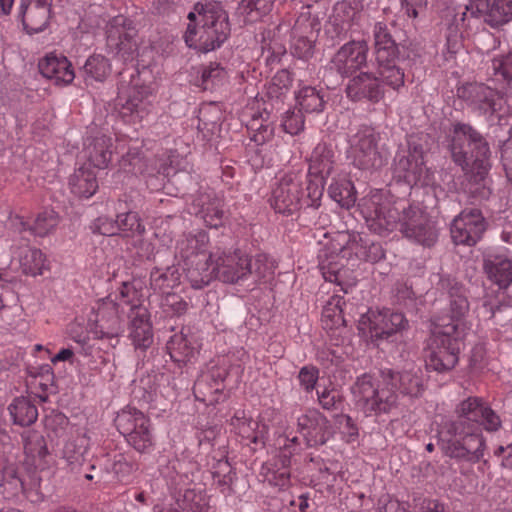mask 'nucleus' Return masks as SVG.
Wrapping results in <instances>:
<instances>
[{
  "instance_id": "obj_4",
  "label": "nucleus",
  "mask_w": 512,
  "mask_h": 512,
  "mask_svg": "<svg viewBox=\"0 0 512 512\" xmlns=\"http://www.w3.org/2000/svg\"><path fill=\"white\" fill-rule=\"evenodd\" d=\"M423 391V381L417 371L395 372L381 369L379 377L370 374L359 376L352 387L356 405L366 416L389 414L398 406V392L418 397Z\"/></svg>"
},
{
  "instance_id": "obj_46",
  "label": "nucleus",
  "mask_w": 512,
  "mask_h": 512,
  "mask_svg": "<svg viewBox=\"0 0 512 512\" xmlns=\"http://www.w3.org/2000/svg\"><path fill=\"white\" fill-rule=\"evenodd\" d=\"M319 266L323 275V278L326 281L336 283L341 287V290L345 293L348 292V287L353 286L355 283L345 282L344 278L348 272V270L344 269L343 266L339 265L337 262L330 260L326 253L319 254Z\"/></svg>"
},
{
  "instance_id": "obj_58",
  "label": "nucleus",
  "mask_w": 512,
  "mask_h": 512,
  "mask_svg": "<svg viewBox=\"0 0 512 512\" xmlns=\"http://www.w3.org/2000/svg\"><path fill=\"white\" fill-rule=\"evenodd\" d=\"M292 84V78L287 70L278 71L271 80L268 87V94L271 97L279 98L288 91Z\"/></svg>"
},
{
  "instance_id": "obj_38",
  "label": "nucleus",
  "mask_w": 512,
  "mask_h": 512,
  "mask_svg": "<svg viewBox=\"0 0 512 512\" xmlns=\"http://www.w3.org/2000/svg\"><path fill=\"white\" fill-rule=\"evenodd\" d=\"M195 205L200 207L196 213L200 214L205 224L211 228H218L223 224V201L215 195H202L195 200Z\"/></svg>"
},
{
  "instance_id": "obj_40",
  "label": "nucleus",
  "mask_w": 512,
  "mask_h": 512,
  "mask_svg": "<svg viewBox=\"0 0 512 512\" xmlns=\"http://www.w3.org/2000/svg\"><path fill=\"white\" fill-rule=\"evenodd\" d=\"M450 317L449 319H442V322L438 325H461L463 329V336H466V332L469 329L465 320L469 312V302L467 297L463 294L461 288L453 287L450 291Z\"/></svg>"
},
{
  "instance_id": "obj_8",
  "label": "nucleus",
  "mask_w": 512,
  "mask_h": 512,
  "mask_svg": "<svg viewBox=\"0 0 512 512\" xmlns=\"http://www.w3.org/2000/svg\"><path fill=\"white\" fill-rule=\"evenodd\" d=\"M451 152L459 165L473 163L479 169H486L490 157V149L482 135L465 123H456L453 127Z\"/></svg>"
},
{
  "instance_id": "obj_48",
  "label": "nucleus",
  "mask_w": 512,
  "mask_h": 512,
  "mask_svg": "<svg viewBox=\"0 0 512 512\" xmlns=\"http://www.w3.org/2000/svg\"><path fill=\"white\" fill-rule=\"evenodd\" d=\"M118 233L127 240L144 235L146 229L137 212L129 211L117 215Z\"/></svg>"
},
{
  "instance_id": "obj_11",
  "label": "nucleus",
  "mask_w": 512,
  "mask_h": 512,
  "mask_svg": "<svg viewBox=\"0 0 512 512\" xmlns=\"http://www.w3.org/2000/svg\"><path fill=\"white\" fill-rule=\"evenodd\" d=\"M115 425L126 441L138 452H147L154 445L150 419L130 405L117 413Z\"/></svg>"
},
{
  "instance_id": "obj_5",
  "label": "nucleus",
  "mask_w": 512,
  "mask_h": 512,
  "mask_svg": "<svg viewBox=\"0 0 512 512\" xmlns=\"http://www.w3.org/2000/svg\"><path fill=\"white\" fill-rule=\"evenodd\" d=\"M183 39L189 48L210 52L219 48L230 34L228 14L220 2H197L187 15Z\"/></svg>"
},
{
  "instance_id": "obj_26",
  "label": "nucleus",
  "mask_w": 512,
  "mask_h": 512,
  "mask_svg": "<svg viewBox=\"0 0 512 512\" xmlns=\"http://www.w3.org/2000/svg\"><path fill=\"white\" fill-rule=\"evenodd\" d=\"M484 272L491 283L504 291L512 284V260L503 253H488L484 257Z\"/></svg>"
},
{
  "instance_id": "obj_57",
  "label": "nucleus",
  "mask_w": 512,
  "mask_h": 512,
  "mask_svg": "<svg viewBox=\"0 0 512 512\" xmlns=\"http://www.w3.org/2000/svg\"><path fill=\"white\" fill-rule=\"evenodd\" d=\"M355 254L359 259L372 263L380 261L385 256L381 244L375 242L357 244Z\"/></svg>"
},
{
  "instance_id": "obj_30",
  "label": "nucleus",
  "mask_w": 512,
  "mask_h": 512,
  "mask_svg": "<svg viewBox=\"0 0 512 512\" xmlns=\"http://www.w3.org/2000/svg\"><path fill=\"white\" fill-rule=\"evenodd\" d=\"M143 289L144 282L141 279H132L130 281H124L114 292V298H112L118 306L121 308V312H125V307L128 308V315L137 314L139 308H146L143 306Z\"/></svg>"
},
{
  "instance_id": "obj_10",
  "label": "nucleus",
  "mask_w": 512,
  "mask_h": 512,
  "mask_svg": "<svg viewBox=\"0 0 512 512\" xmlns=\"http://www.w3.org/2000/svg\"><path fill=\"white\" fill-rule=\"evenodd\" d=\"M106 48L123 63L134 62L138 55L137 30L124 15L113 17L106 27Z\"/></svg>"
},
{
  "instance_id": "obj_50",
  "label": "nucleus",
  "mask_w": 512,
  "mask_h": 512,
  "mask_svg": "<svg viewBox=\"0 0 512 512\" xmlns=\"http://www.w3.org/2000/svg\"><path fill=\"white\" fill-rule=\"evenodd\" d=\"M59 222V214L53 209L45 208L36 215L31 233L38 237H45L55 231Z\"/></svg>"
},
{
  "instance_id": "obj_42",
  "label": "nucleus",
  "mask_w": 512,
  "mask_h": 512,
  "mask_svg": "<svg viewBox=\"0 0 512 512\" xmlns=\"http://www.w3.org/2000/svg\"><path fill=\"white\" fill-rule=\"evenodd\" d=\"M296 102L301 111L306 113H321L326 104L325 92L312 86H303L296 95Z\"/></svg>"
},
{
  "instance_id": "obj_60",
  "label": "nucleus",
  "mask_w": 512,
  "mask_h": 512,
  "mask_svg": "<svg viewBox=\"0 0 512 512\" xmlns=\"http://www.w3.org/2000/svg\"><path fill=\"white\" fill-rule=\"evenodd\" d=\"M301 388L306 392H312L319 380V369L313 365L303 366L298 373Z\"/></svg>"
},
{
  "instance_id": "obj_9",
  "label": "nucleus",
  "mask_w": 512,
  "mask_h": 512,
  "mask_svg": "<svg viewBox=\"0 0 512 512\" xmlns=\"http://www.w3.org/2000/svg\"><path fill=\"white\" fill-rule=\"evenodd\" d=\"M380 136L370 125H360L351 130L348 136V158L359 169H374L383 165V157L378 150Z\"/></svg>"
},
{
  "instance_id": "obj_33",
  "label": "nucleus",
  "mask_w": 512,
  "mask_h": 512,
  "mask_svg": "<svg viewBox=\"0 0 512 512\" xmlns=\"http://www.w3.org/2000/svg\"><path fill=\"white\" fill-rule=\"evenodd\" d=\"M275 446L280 450V461L282 468L278 471L273 479H269L274 485L285 487L289 483L290 473L287 470L290 465L291 455L300 447L299 439L297 436H288L285 434L279 435L275 440Z\"/></svg>"
},
{
  "instance_id": "obj_22",
  "label": "nucleus",
  "mask_w": 512,
  "mask_h": 512,
  "mask_svg": "<svg viewBox=\"0 0 512 512\" xmlns=\"http://www.w3.org/2000/svg\"><path fill=\"white\" fill-rule=\"evenodd\" d=\"M395 173L409 185L418 184L426 173L422 147L409 146L408 151L398 153L395 158Z\"/></svg>"
},
{
  "instance_id": "obj_31",
  "label": "nucleus",
  "mask_w": 512,
  "mask_h": 512,
  "mask_svg": "<svg viewBox=\"0 0 512 512\" xmlns=\"http://www.w3.org/2000/svg\"><path fill=\"white\" fill-rule=\"evenodd\" d=\"M90 439L84 433H77L64 445L62 457L71 472L79 473L87 461Z\"/></svg>"
},
{
  "instance_id": "obj_54",
  "label": "nucleus",
  "mask_w": 512,
  "mask_h": 512,
  "mask_svg": "<svg viewBox=\"0 0 512 512\" xmlns=\"http://www.w3.org/2000/svg\"><path fill=\"white\" fill-rule=\"evenodd\" d=\"M227 77L226 70L216 62H211L202 69L201 79L204 89L220 85Z\"/></svg>"
},
{
  "instance_id": "obj_7",
  "label": "nucleus",
  "mask_w": 512,
  "mask_h": 512,
  "mask_svg": "<svg viewBox=\"0 0 512 512\" xmlns=\"http://www.w3.org/2000/svg\"><path fill=\"white\" fill-rule=\"evenodd\" d=\"M457 97L478 115L501 119L512 114L510 98L484 83L463 84L457 88Z\"/></svg>"
},
{
  "instance_id": "obj_25",
  "label": "nucleus",
  "mask_w": 512,
  "mask_h": 512,
  "mask_svg": "<svg viewBox=\"0 0 512 512\" xmlns=\"http://www.w3.org/2000/svg\"><path fill=\"white\" fill-rule=\"evenodd\" d=\"M39 71L43 77L52 81L57 86H67L75 78V72L71 62L63 55L55 53L47 54L39 62Z\"/></svg>"
},
{
  "instance_id": "obj_1",
  "label": "nucleus",
  "mask_w": 512,
  "mask_h": 512,
  "mask_svg": "<svg viewBox=\"0 0 512 512\" xmlns=\"http://www.w3.org/2000/svg\"><path fill=\"white\" fill-rule=\"evenodd\" d=\"M373 37L376 71H360L349 78L345 94L352 102L377 104L385 97V86L399 91L405 84L404 70L398 64L400 50L387 25L375 23Z\"/></svg>"
},
{
  "instance_id": "obj_29",
  "label": "nucleus",
  "mask_w": 512,
  "mask_h": 512,
  "mask_svg": "<svg viewBox=\"0 0 512 512\" xmlns=\"http://www.w3.org/2000/svg\"><path fill=\"white\" fill-rule=\"evenodd\" d=\"M112 147V138L99 133L86 138L83 153L93 167L104 169L111 161Z\"/></svg>"
},
{
  "instance_id": "obj_45",
  "label": "nucleus",
  "mask_w": 512,
  "mask_h": 512,
  "mask_svg": "<svg viewBox=\"0 0 512 512\" xmlns=\"http://www.w3.org/2000/svg\"><path fill=\"white\" fill-rule=\"evenodd\" d=\"M277 0H241L238 13L244 17L245 23H253L268 15Z\"/></svg>"
},
{
  "instance_id": "obj_23",
  "label": "nucleus",
  "mask_w": 512,
  "mask_h": 512,
  "mask_svg": "<svg viewBox=\"0 0 512 512\" xmlns=\"http://www.w3.org/2000/svg\"><path fill=\"white\" fill-rule=\"evenodd\" d=\"M40 485V479H32L30 484L20 476L14 461L0 458V496L9 499L20 493H29Z\"/></svg>"
},
{
  "instance_id": "obj_51",
  "label": "nucleus",
  "mask_w": 512,
  "mask_h": 512,
  "mask_svg": "<svg viewBox=\"0 0 512 512\" xmlns=\"http://www.w3.org/2000/svg\"><path fill=\"white\" fill-rule=\"evenodd\" d=\"M213 483L224 494L231 492V485L235 476L233 469L227 459H219L211 469Z\"/></svg>"
},
{
  "instance_id": "obj_47",
  "label": "nucleus",
  "mask_w": 512,
  "mask_h": 512,
  "mask_svg": "<svg viewBox=\"0 0 512 512\" xmlns=\"http://www.w3.org/2000/svg\"><path fill=\"white\" fill-rule=\"evenodd\" d=\"M83 69L87 84L92 81L103 82L111 72V64L105 56L94 54L86 60Z\"/></svg>"
},
{
  "instance_id": "obj_32",
  "label": "nucleus",
  "mask_w": 512,
  "mask_h": 512,
  "mask_svg": "<svg viewBox=\"0 0 512 512\" xmlns=\"http://www.w3.org/2000/svg\"><path fill=\"white\" fill-rule=\"evenodd\" d=\"M12 257L19 263L22 272L26 275H40L46 267V259L42 251L28 244L14 247Z\"/></svg>"
},
{
  "instance_id": "obj_64",
  "label": "nucleus",
  "mask_w": 512,
  "mask_h": 512,
  "mask_svg": "<svg viewBox=\"0 0 512 512\" xmlns=\"http://www.w3.org/2000/svg\"><path fill=\"white\" fill-rule=\"evenodd\" d=\"M67 333L74 342L82 346L86 345L92 337L88 323L84 326L78 321H75L68 326Z\"/></svg>"
},
{
  "instance_id": "obj_15",
  "label": "nucleus",
  "mask_w": 512,
  "mask_h": 512,
  "mask_svg": "<svg viewBox=\"0 0 512 512\" xmlns=\"http://www.w3.org/2000/svg\"><path fill=\"white\" fill-rule=\"evenodd\" d=\"M335 154L331 145L318 143L309 158V175L306 190L309 205L318 207L324 191V181L331 174Z\"/></svg>"
},
{
  "instance_id": "obj_63",
  "label": "nucleus",
  "mask_w": 512,
  "mask_h": 512,
  "mask_svg": "<svg viewBox=\"0 0 512 512\" xmlns=\"http://www.w3.org/2000/svg\"><path fill=\"white\" fill-rule=\"evenodd\" d=\"M272 274V266L268 262V257L265 254H257L252 258V274L255 283L265 279L268 275Z\"/></svg>"
},
{
  "instance_id": "obj_59",
  "label": "nucleus",
  "mask_w": 512,
  "mask_h": 512,
  "mask_svg": "<svg viewBox=\"0 0 512 512\" xmlns=\"http://www.w3.org/2000/svg\"><path fill=\"white\" fill-rule=\"evenodd\" d=\"M301 110H289L282 118V127L285 132L297 135L304 129V117Z\"/></svg>"
},
{
  "instance_id": "obj_52",
  "label": "nucleus",
  "mask_w": 512,
  "mask_h": 512,
  "mask_svg": "<svg viewBox=\"0 0 512 512\" xmlns=\"http://www.w3.org/2000/svg\"><path fill=\"white\" fill-rule=\"evenodd\" d=\"M24 451L28 456L43 459L48 455V448L43 435L36 430H26L21 434Z\"/></svg>"
},
{
  "instance_id": "obj_14",
  "label": "nucleus",
  "mask_w": 512,
  "mask_h": 512,
  "mask_svg": "<svg viewBox=\"0 0 512 512\" xmlns=\"http://www.w3.org/2000/svg\"><path fill=\"white\" fill-rule=\"evenodd\" d=\"M216 278L223 283L239 284L252 274V258L238 248L210 253Z\"/></svg>"
},
{
  "instance_id": "obj_37",
  "label": "nucleus",
  "mask_w": 512,
  "mask_h": 512,
  "mask_svg": "<svg viewBox=\"0 0 512 512\" xmlns=\"http://www.w3.org/2000/svg\"><path fill=\"white\" fill-rule=\"evenodd\" d=\"M69 188L79 198H90L98 190L96 173L85 165L77 168L69 177Z\"/></svg>"
},
{
  "instance_id": "obj_55",
  "label": "nucleus",
  "mask_w": 512,
  "mask_h": 512,
  "mask_svg": "<svg viewBox=\"0 0 512 512\" xmlns=\"http://www.w3.org/2000/svg\"><path fill=\"white\" fill-rule=\"evenodd\" d=\"M127 249L135 254L139 260H149L154 256V245L143 238V235L135 236L127 240Z\"/></svg>"
},
{
  "instance_id": "obj_56",
  "label": "nucleus",
  "mask_w": 512,
  "mask_h": 512,
  "mask_svg": "<svg viewBox=\"0 0 512 512\" xmlns=\"http://www.w3.org/2000/svg\"><path fill=\"white\" fill-rule=\"evenodd\" d=\"M314 52V40L303 35L294 34L291 43V53L302 60H308Z\"/></svg>"
},
{
  "instance_id": "obj_62",
  "label": "nucleus",
  "mask_w": 512,
  "mask_h": 512,
  "mask_svg": "<svg viewBox=\"0 0 512 512\" xmlns=\"http://www.w3.org/2000/svg\"><path fill=\"white\" fill-rule=\"evenodd\" d=\"M492 69L496 77H502L505 81L512 80V53L494 58Z\"/></svg>"
},
{
  "instance_id": "obj_49",
  "label": "nucleus",
  "mask_w": 512,
  "mask_h": 512,
  "mask_svg": "<svg viewBox=\"0 0 512 512\" xmlns=\"http://www.w3.org/2000/svg\"><path fill=\"white\" fill-rule=\"evenodd\" d=\"M330 197L337 202L340 206L349 208L354 205L356 201V194L354 185L351 181L333 180L328 188Z\"/></svg>"
},
{
  "instance_id": "obj_28",
  "label": "nucleus",
  "mask_w": 512,
  "mask_h": 512,
  "mask_svg": "<svg viewBox=\"0 0 512 512\" xmlns=\"http://www.w3.org/2000/svg\"><path fill=\"white\" fill-rule=\"evenodd\" d=\"M208 244L209 236L205 231L188 234L177 242L176 253L184 263L210 260V253L207 254Z\"/></svg>"
},
{
  "instance_id": "obj_39",
  "label": "nucleus",
  "mask_w": 512,
  "mask_h": 512,
  "mask_svg": "<svg viewBox=\"0 0 512 512\" xmlns=\"http://www.w3.org/2000/svg\"><path fill=\"white\" fill-rule=\"evenodd\" d=\"M186 278L194 289H202L216 278L214 263L211 260L184 263Z\"/></svg>"
},
{
  "instance_id": "obj_13",
  "label": "nucleus",
  "mask_w": 512,
  "mask_h": 512,
  "mask_svg": "<svg viewBox=\"0 0 512 512\" xmlns=\"http://www.w3.org/2000/svg\"><path fill=\"white\" fill-rule=\"evenodd\" d=\"M183 476L176 474L167 481L168 491L174 500L169 507L155 505L153 512H208L210 497L202 488H182Z\"/></svg>"
},
{
  "instance_id": "obj_6",
  "label": "nucleus",
  "mask_w": 512,
  "mask_h": 512,
  "mask_svg": "<svg viewBox=\"0 0 512 512\" xmlns=\"http://www.w3.org/2000/svg\"><path fill=\"white\" fill-rule=\"evenodd\" d=\"M461 325H436L430 344L427 366L437 372L451 370L458 362V355L464 345Z\"/></svg>"
},
{
  "instance_id": "obj_12",
  "label": "nucleus",
  "mask_w": 512,
  "mask_h": 512,
  "mask_svg": "<svg viewBox=\"0 0 512 512\" xmlns=\"http://www.w3.org/2000/svg\"><path fill=\"white\" fill-rule=\"evenodd\" d=\"M269 203L275 212L286 215L299 211L303 206L312 207L309 205L307 190L303 188L301 177L294 172L286 173L277 180Z\"/></svg>"
},
{
  "instance_id": "obj_16",
  "label": "nucleus",
  "mask_w": 512,
  "mask_h": 512,
  "mask_svg": "<svg viewBox=\"0 0 512 512\" xmlns=\"http://www.w3.org/2000/svg\"><path fill=\"white\" fill-rule=\"evenodd\" d=\"M121 308L112 294L96 302L88 316V326L94 339L115 338L122 331Z\"/></svg>"
},
{
  "instance_id": "obj_19",
  "label": "nucleus",
  "mask_w": 512,
  "mask_h": 512,
  "mask_svg": "<svg viewBox=\"0 0 512 512\" xmlns=\"http://www.w3.org/2000/svg\"><path fill=\"white\" fill-rule=\"evenodd\" d=\"M487 223L478 209H464L450 224V234L456 245L474 246L486 231Z\"/></svg>"
},
{
  "instance_id": "obj_36",
  "label": "nucleus",
  "mask_w": 512,
  "mask_h": 512,
  "mask_svg": "<svg viewBox=\"0 0 512 512\" xmlns=\"http://www.w3.org/2000/svg\"><path fill=\"white\" fill-rule=\"evenodd\" d=\"M230 425L235 434L241 437L244 444H264V433L259 430V423L251 417H247L245 411H236L231 418Z\"/></svg>"
},
{
  "instance_id": "obj_20",
  "label": "nucleus",
  "mask_w": 512,
  "mask_h": 512,
  "mask_svg": "<svg viewBox=\"0 0 512 512\" xmlns=\"http://www.w3.org/2000/svg\"><path fill=\"white\" fill-rule=\"evenodd\" d=\"M373 341L388 339L390 336L400 333L408 327V320L404 314L383 309L378 312L369 311L363 316L360 325H366Z\"/></svg>"
},
{
  "instance_id": "obj_41",
  "label": "nucleus",
  "mask_w": 512,
  "mask_h": 512,
  "mask_svg": "<svg viewBox=\"0 0 512 512\" xmlns=\"http://www.w3.org/2000/svg\"><path fill=\"white\" fill-rule=\"evenodd\" d=\"M181 272L175 265L166 268H154L150 273V287L163 295L181 283Z\"/></svg>"
},
{
  "instance_id": "obj_53",
  "label": "nucleus",
  "mask_w": 512,
  "mask_h": 512,
  "mask_svg": "<svg viewBox=\"0 0 512 512\" xmlns=\"http://www.w3.org/2000/svg\"><path fill=\"white\" fill-rule=\"evenodd\" d=\"M135 470V464L132 463L125 455L119 453L114 456L113 463L111 465L114 480L127 483Z\"/></svg>"
},
{
  "instance_id": "obj_44",
  "label": "nucleus",
  "mask_w": 512,
  "mask_h": 512,
  "mask_svg": "<svg viewBox=\"0 0 512 512\" xmlns=\"http://www.w3.org/2000/svg\"><path fill=\"white\" fill-rule=\"evenodd\" d=\"M8 409L13 423L19 426H29L38 418L37 407L24 397L14 399Z\"/></svg>"
},
{
  "instance_id": "obj_24",
  "label": "nucleus",
  "mask_w": 512,
  "mask_h": 512,
  "mask_svg": "<svg viewBox=\"0 0 512 512\" xmlns=\"http://www.w3.org/2000/svg\"><path fill=\"white\" fill-rule=\"evenodd\" d=\"M52 0H20L18 16L30 33L42 32L48 25Z\"/></svg>"
},
{
  "instance_id": "obj_27",
  "label": "nucleus",
  "mask_w": 512,
  "mask_h": 512,
  "mask_svg": "<svg viewBox=\"0 0 512 512\" xmlns=\"http://www.w3.org/2000/svg\"><path fill=\"white\" fill-rule=\"evenodd\" d=\"M472 8L491 27H498L512 20V0H471Z\"/></svg>"
},
{
  "instance_id": "obj_17",
  "label": "nucleus",
  "mask_w": 512,
  "mask_h": 512,
  "mask_svg": "<svg viewBox=\"0 0 512 512\" xmlns=\"http://www.w3.org/2000/svg\"><path fill=\"white\" fill-rule=\"evenodd\" d=\"M117 106L123 118H129L131 122L142 121L151 110L153 88L151 85H139L132 80L131 86L121 84L118 88Z\"/></svg>"
},
{
  "instance_id": "obj_18",
  "label": "nucleus",
  "mask_w": 512,
  "mask_h": 512,
  "mask_svg": "<svg viewBox=\"0 0 512 512\" xmlns=\"http://www.w3.org/2000/svg\"><path fill=\"white\" fill-rule=\"evenodd\" d=\"M368 54L369 45L366 40L348 41L332 57L330 68L342 78H350L367 66Z\"/></svg>"
},
{
  "instance_id": "obj_21",
  "label": "nucleus",
  "mask_w": 512,
  "mask_h": 512,
  "mask_svg": "<svg viewBox=\"0 0 512 512\" xmlns=\"http://www.w3.org/2000/svg\"><path fill=\"white\" fill-rule=\"evenodd\" d=\"M297 426L309 447L323 445L332 436L329 420L318 410H309L299 416Z\"/></svg>"
},
{
  "instance_id": "obj_35",
  "label": "nucleus",
  "mask_w": 512,
  "mask_h": 512,
  "mask_svg": "<svg viewBox=\"0 0 512 512\" xmlns=\"http://www.w3.org/2000/svg\"><path fill=\"white\" fill-rule=\"evenodd\" d=\"M227 377L225 368L212 367L207 373L202 374L194 384V395L202 402H212L214 399H207V396L219 393L223 390V382Z\"/></svg>"
},
{
  "instance_id": "obj_2",
  "label": "nucleus",
  "mask_w": 512,
  "mask_h": 512,
  "mask_svg": "<svg viewBox=\"0 0 512 512\" xmlns=\"http://www.w3.org/2000/svg\"><path fill=\"white\" fill-rule=\"evenodd\" d=\"M455 414L457 419L445 425L450 437L441 439L442 451L458 461L477 463L483 458L486 446L479 426L495 432L501 427V419L483 398L477 396L462 400L456 406Z\"/></svg>"
},
{
  "instance_id": "obj_34",
  "label": "nucleus",
  "mask_w": 512,
  "mask_h": 512,
  "mask_svg": "<svg viewBox=\"0 0 512 512\" xmlns=\"http://www.w3.org/2000/svg\"><path fill=\"white\" fill-rule=\"evenodd\" d=\"M130 338L136 349L146 350L153 343L152 327L147 308H139L137 314L128 315Z\"/></svg>"
},
{
  "instance_id": "obj_61",
  "label": "nucleus",
  "mask_w": 512,
  "mask_h": 512,
  "mask_svg": "<svg viewBox=\"0 0 512 512\" xmlns=\"http://www.w3.org/2000/svg\"><path fill=\"white\" fill-rule=\"evenodd\" d=\"M161 305L166 312L173 315L185 313L188 307L187 302L180 295L171 292L164 294Z\"/></svg>"
},
{
  "instance_id": "obj_43",
  "label": "nucleus",
  "mask_w": 512,
  "mask_h": 512,
  "mask_svg": "<svg viewBox=\"0 0 512 512\" xmlns=\"http://www.w3.org/2000/svg\"><path fill=\"white\" fill-rule=\"evenodd\" d=\"M166 348L171 359L177 363H187L197 353L196 348L182 332L172 335Z\"/></svg>"
},
{
  "instance_id": "obj_3",
  "label": "nucleus",
  "mask_w": 512,
  "mask_h": 512,
  "mask_svg": "<svg viewBox=\"0 0 512 512\" xmlns=\"http://www.w3.org/2000/svg\"><path fill=\"white\" fill-rule=\"evenodd\" d=\"M359 207L368 228L378 235L399 229L405 238L427 247L438 239L435 223L427 213L414 205L394 204L379 190L362 198Z\"/></svg>"
}]
</instances>
